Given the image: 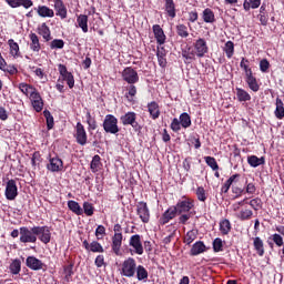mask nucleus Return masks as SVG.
Wrapping results in <instances>:
<instances>
[{"label":"nucleus","instance_id":"f704fd0d","mask_svg":"<svg viewBox=\"0 0 284 284\" xmlns=\"http://www.w3.org/2000/svg\"><path fill=\"white\" fill-rule=\"evenodd\" d=\"M246 83L250 88V90H252L253 92H258V82H256V78H254V75L252 73H248L246 75Z\"/></svg>","mask_w":284,"mask_h":284},{"label":"nucleus","instance_id":"a211bd4d","mask_svg":"<svg viewBox=\"0 0 284 284\" xmlns=\"http://www.w3.org/2000/svg\"><path fill=\"white\" fill-rule=\"evenodd\" d=\"M53 3L57 17L61 19H67L68 8H65V3H63V0H53Z\"/></svg>","mask_w":284,"mask_h":284},{"label":"nucleus","instance_id":"6e6552de","mask_svg":"<svg viewBox=\"0 0 284 284\" xmlns=\"http://www.w3.org/2000/svg\"><path fill=\"white\" fill-rule=\"evenodd\" d=\"M4 196L8 201H14V199H17V196H19V189L17 187V181L9 180L7 182Z\"/></svg>","mask_w":284,"mask_h":284},{"label":"nucleus","instance_id":"0e129e2a","mask_svg":"<svg viewBox=\"0 0 284 284\" xmlns=\"http://www.w3.org/2000/svg\"><path fill=\"white\" fill-rule=\"evenodd\" d=\"M87 124H88V131L89 132H92V131L97 130V128H99V124L97 123V119L95 118H93L92 120L88 121Z\"/></svg>","mask_w":284,"mask_h":284},{"label":"nucleus","instance_id":"4d7b16f0","mask_svg":"<svg viewBox=\"0 0 284 284\" xmlns=\"http://www.w3.org/2000/svg\"><path fill=\"white\" fill-rule=\"evenodd\" d=\"M2 72H8V74L14 75L19 74V69L14 67V64L6 65L4 69H2Z\"/></svg>","mask_w":284,"mask_h":284},{"label":"nucleus","instance_id":"f8f14e48","mask_svg":"<svg viewBox=\"0 0 284 284\" xmlns=\"http://www.w3.org/2000/svg\"><path fill=\"white\" fill-rule=\"evenodd\" d=\"M130 247L133 248L134 254L142 256L143 254V242H141V235H132L129 240Z\"/></svg>","mask_w":284,"mask_h":284},{"label":"nucleus","instance_id":"603ef678","mask_svg":"<svg viewBox=\"0 0 284 284\" xmlns=\"http://www.w3.org/2000/svg\"><path fill=\"white\" fill-rule=\"evenodd\" d=\"M39 163H41V153L39 151H36L31 158V164L33 170H37V165H39Z\"/></svg>","mask_w":284,"mask_h":284},{"label":"nucleus","instance_id":"aec40b11","mask_svg":"<svg viewBox=\"0 0 284 284\" xmlns=\"http://www.w3.org/2000/svg\"><path fill=\"white\" fill-rule=\"evenodd\" d=\"M195 54L199 57V59L205 57L207 54V42H205L204 39H199L195 42Z\"/></svg>","mask_w":284,"mask_h":284},{"label":"nucleus","instance_id":"338daca9","mask_svg":"<svg viewBox=\"0 0 284 284\" xmlns=\"http://www.w3.org/2000/svg\"><path fill=\"white\" fill-rule=\"evenodd\" d=\"M273 242L275 243V245H277V247H283V236H281L280 234H273Z\"/></svg>","mask_w":284,"mask_h":284},{"label":"nucleus","instance_id":"680f3d73","mask_svg":"<svg viewBox=\"0 0 284 284\" xmlns=\"http://www.w3.org/2000/svg\"><path fill=\"white\" fill-rule=\"evenodd\" d=\"M95 236L98 239V241H101L100 236H105V226L103 225H98V227L95 229Z\"/></svg>","mask_w":284,"mask_h":284},{"label":"nucleus","instance_id":"7ed1b4c3","mask_svg":"<svg viewBox=\"0 0 284 284\" xmlns=\"http://www.w3.org/2000/svg\"><path fill=\"white\" fill-rule=\"evenodd\" d=\"M120 122L124 126L131 125L134 132H141V130H143V126H141V124H139V122L136 121V113L134 111H129L125 114L121 115Z\"/></svg>","mask_w":284,"mask_h":284},{"label":"nucleus","instance_id":"473e14b6","mask_svg":"<svg viewBox=\"0 0 284 284\" xmlns=\"http://www.w3.org/2000/svg\"><path fill=\"white\" fill-rule=\"evenodd\" d=\"M247 163L251 168H258V165H265V158H258L256 155H251L247 158Z\"/></svg>","mask_w":284,"mask_h":284},{"label":"nucleus","instance_id":"72a5a7b5","mask_svg":"<svg viewBox=\"0 0 284 284\" xmlns=\"http://www.w3.org/2000/svg\"><path fill=\"white\" fill-rule=\"evenodd\" d=\"M205 252V244L201 241L193 244L191 248V256H199V254H203Z\"/></svg>","mask_w":284,"mask_h":284},{"label":"nucleus","instance_id":"f257e3e1","mask_svg":"<svg viewBox=\"0 0 284 284\" xmlns=\"http://www.w3.org/2000/svg\"><path fill=\"white\" fill-rule=\"evenodd\" d=\"M102 126L106 134H119V132H121V129L119 128V119L112 114L105 115Z\"/></svg>","mask_w":284,"mask_h":284},{"label":"nucleus","instance_id":"7c9ffc66","mask_svg":"<svg viewBox=\"0 0 284 284\" xmlns=\"http://www.w3.org/2000/svg\"><path fill=\"white\" fill-rule=\"evenodd\" d=\"M68 207L77 216H83V209L79 204V202L70 200L68 201Z\"/></svg>","mask_w":284,"mask_h":284},{"label":"nucleus","instance_id":"cd10ccee","mask_svg":"<svg viewBox=\"0 0 284 284\" xmlns=\"http://www.w3.org/2000/svg\"><path fill=\"white\" fill-rule=\"evenodd\" d=\"M135 274H136L138 281H142V283H148L150 273H148V268H145V266L138 265L135 268Z\"/></svg>","mask_w":284,"mask_h":284},{"label":"nucleus","instance_id":"4be33fe9","mask_svg":"<svg viewBox=\"0 0 284 284\" xmlns=\"http://www.w3.org/2000/svg\"><path fill=\"white\" fill-rule=\"evenodd\" d=\"M34 10H37V13L39 17H42V19H52V17H54V10L50 9L48 6H38Z\"/></svg>","mask_w":284,"mask_h":284},{"label":"nucleus","instance_id":"2eb2a0df","mask_svg":"<svg viewBox=\"0 0 284 284\" xmlns=\"http://www.w3.org/2000/svg\"><path fill=\"white\" fill-rule=\"evenodd\" d=\"M37 232L39 241H41V243H44V245H48V243H50V241L52 240V233L50 232V227L37 226Z\"/></svg>","mask_w":284,"mask_h":284},{"label":"nucleus","instance_id":"de8ad7c7","mask_svg":"<svg viewBox=\"0 0 284 284\" xmlns=\"http://www.w3.org/2000/svg\"><path fill=\"white\" fill-rule=\"evenodd\" d=\"M224 52L227 59H232L234 57V42L227 41L224 45Z\"/></svg>","mask_w":284,"mask_h":284},{"label":"nucleus","instance_id":"b1692460","mask_svg":"<svg viewBox=\"0 0 284 284\" xmlns=\"http://www.w3.org/2000/svg\"><path fill=\"white\" fill-rule=\"evenodd\" d=\"M29 39H30V50L32 52H41V42L39 41V36H37V33L31 32L29 34Z\"/></svg>","mask_w":284,"mask_h":284},{"label":"nucleus","instance_id":"9b49d317","mask_svg":"<svg viewBox=\"0 0 284 284\" xmlns=\"http://www.w3.org/2000/svg\"><path fill=\"white\" fill-rule=\"evenodd\" d=\"M179 204L175 206L169 207L160 217L159 223L160 225H168L169 221H172V219H176V214H179Z\"/></svg>","mask_w":284,"mask_h":284},{"label":"nucleus","instance_id":"5701e85b","mask_svg":"<svg viewBox=\"0 0 284 284\" xmlns=\"http://www.w3.org/2000/svg\"><path fill=\"white\" fill-rule=\"evenodd\" d=\"M38 34L47 42L52 41V31H50V27L45 22L38 28Z\"/></svg>","mask_w":284,"mask_h":284},{"label":"nucleus","instance_id":"2f4dec72","mask_svg":"<svg viewBox=\"0 0 284 284\" xmlns=\"http://www.w3.org/2000/svg\"><path fill=\"white\" fill-rule=\"evenodd\" d=\"M148 110L151 115V119L156 120L159 116H161V111L159 110V103L151 102L148 104Z\"/></svg>","mask_w":284,"mask_h":284},{"label":"nucleus","instance_id":"c756f323","mask_svg":"<svg viewBox=\"0 0 284 284\" xmlns=\"http://www.w3.org/2000/svg\"><path fill=\"white\" fill-rule=\"evenodd\" d=\"M101 168H103V163H101V156L97 154L92 158V161L90 163V170L93 174H97V172H99Z\"/></svg>","mask_w":284,"mask_h":284},{"label":"nucleus","instance_id":"a878e982","mask_svg":"<svg viewBox=\"0 0 284 284\" xmlns=\"http://www.w3.org/2000/svg\"><path fill=\"white\" fill-rule=\"evenodd\" d=\"M153 33H154V37L156 39V43H159V45H163V43H165V32L163 31L161 26L154 24L153 26Z\"/></svg>","mask_w":284,"mask_h":284},{"label":"nucleus","instance_id":"6ab92c4d","mask_svg":"<svg viewBox=\"0 0 284 284\" xmlns=\"http://www.w3.org/2000/svg\"><path fill=\"white\" fill-rule=\"evenodd\" d=\"M179 37L181 38L179 43H181V45L183 43H192V34H190V31L187 30V27L181 24L179 27Z\"/></svg>","mask_w":284,"mask_h":284},{"label":"nucleus","instance_id":"864d4df0","mask_svg":"<svg viewBox=\"0 0 284 284\" xmlns=\"http://www.w3.org/2000/svg\"><path fill=\"white\" fill-rule=\"evenodd\" d=\"M247 63H250V60H247L245 58H242V61L240 63V68L244 69L246 77L248 74H252V69L250 68V65H247Z\"/></svg>","mask_w":284,"mask_h":284},{"label":"nucleus","instance_id":"8fccbe9b","mask_svg":"<svg viewBox=\"0 0 284 284\" xmlns=\"http://www.w3.org/2000/svg\"><path fill=\"white\" fill-rule=\"evenodd\" d=\"M220 230L222 234H230V230H232V225L230 224L229 220H223L220 223Z\"/></svg>","mask_w":284,"mask_h":284},{"label":"nucleus","instance_id":"5fc2aeb1","mask_svg":"<svg viewBox=\"0 0 284 284\" xmlns=\"http://www.w3.org/2000/svg\"><path fill=\"white\" fill-rule=\"evenodd\" d=\"M205 161H206V165H209V168H211L213 170H219V163H216V159H214L212 156H206Z\"/></svg>","mask_w":284,"mask_h":284},{"label":"nucleus","instance_id":"ea45409f","mask_svg":"<svg viewBox=\"0 0 284 284\" xmlns=\"http://www.w3.org/2000/svg\"><path fill=\"white\" fill-rule=\"evenodd\" d=\"M10 273L17 275L21 272V260L16 258L9 266Z\"/></svg>","mask_w":284,"mask_h":284},{"label":"nucleus","instance_id":"412c9836","mask_svg":"<svg viewBox=\"0 0 284 284\" xmlns=\"http://www.w3.org/2000/svg\"><path fill=\"white\" fill-rule=\"evenodd\" d=\"M68 265L63 266V274L65 283L72 282V277L74 276V262L68 261Z\"/></svg>","mask_w":284,"mask_h":284},{"label":"nucleus","instance_id":"a19ab883","mask_svg":"<svg viewBox=\"0 0 284 284\" xmlns=\"http://www.w3.org/2000/svg\"><path fill=\"white\" fill-rule=\"evenodd\" d=\"M136 97V85L130 84L128 87V92L125 93V99H128L129 103L134 102V98Z\"/></svg>","mask_w":284,"mask_h":284},{"label":"nucleus","instance_id":"c9c22d12","mask_svg":"<svg viewBox=\"0 0 284 284\" xmlns=\"http://www.w3.org/2000/svg\"><path fill=\"white\" fill-rule=\"evenodd\" d=\"M179 125H181L184 129L190 128L192 125V118L187 113H182L179 116Z\"/></svg>","mask_w":284,"mask_h":284},{"label":"nucleus","instance_id":"6e6d98bb","mask_svg":"<svg viewBox=\"0 0 284 284\" xmlns=\"http://www.w3.org/2000/svg\"><path fill=\"white\" fill-rule=\"evenodd\" d=\"M252 214H254L252 210H244L240 212L239 219H241V221H247L248 219H252Z\"/></svg>","mask_w":284,"mask_h":284},{"label":"nucleus","instance_id":"bb28decb","mask_svg":"<svg viewBox=\"0 0 284 284\" xmlns=\"http://www.w3.org/2000/svg\"><path fill=\"white\" fill-rule=\"evenodd\" d=\"M8 45L11 57H13V59H19V57H21V49L19 48V43H17L14 39H9Z\"/></svg>","mask_w":284,"mask_h":284},{"label":"nucleus","instance_id":"49530a36","mask_svg":"<svg viewBox=\"0 0 284 284\" xmlns=\"http://www.w3.org/2000/svg\"><path fill=\"white\" fill-rule=\"evenodd\" d=\"M65 47V41L62 39H54L50 42L51 50H63Z\"/></svg>","mask_w":284,"mask_h":284},{"label":"nucleus","instance_id":"4c0bfd02","mask_svg":"<svg viewBox=\"0 0 284 284\" xmlns=\"http://www.w3.org/2000/svg\"><path fill=\"white\" fill-rule=\"evenodd\" d=\"M19 90L24 94L26 97H30L34 90H37L31 84H28L26 82H22L19 84Z\"/></svg>","mask_w":284,"mask_h":284},{"label":"nucleus","instance_id":"0eeeda50","mask_svg":"<svg viewBox=\"0 0 284 284\" xmlns=\"http://www.w3.org/2000/svg\"><path fill=\"white\" fill-rule=\"evenodd\" d=\"M122 79L129 83V85H134V83H139V72L131 67H126L122 71Z\"/></svg>","mask_w":284,"mask_h":284},{"label":"nucleus","instance_id":"9d476101","mask_svg":"<svg viewBox=\"0 0 284 284\" xmlns=\"http://www.w3.org/2000/svg\"><path fill=\"white\" fill-rule=\"evenodd\" d=\"M58 70L63 81H67V85L72 90V88H74V75L72 72L68 71V67H65V64H59Z\"/></svg>","mask_w":284,"mask_h":284},{"label":"nucleus","instance_id":"1a4fd4ad","mask_svg":"<svg viewBox=\"0 0 284 284\" xmlns=\"http://www.w3.org/2000/svg\"><path fill=\"white\" fill-rule=\"evenodd\" d=\"M26 265L29 267V270H33V272H39V270H43L45 272L48 270V265L42 263V261L36 256H28Z\"/></svg>","mask_w":284,"mask_h":284},{"label":"nucleus","instance_id":"393cba45","mask_svg":"<svg viewBox=\"0 0 284 284\" xmlns=\"http://www.w3.org/2000/svg\"><path fill=\"white\" fill-rule=\"evenodd\" d=\"M164 11L170 19H174L176 17V4H174V0H164Z\"/></svg>","mask_w":284,"mask_h":284},{"label":"nucleus","instance_id":"dca6fc26","mask_svg":"<svg viewBox=\"0 0 284 284\" xmlns=\"http://www.w3.org/2000/svg\"><path fill=\"white\" fill-rule=\"evenodd\" d=\"M192 43H182L181 48H182V57L185 61V63H192V60L194 59L195 54L194 53V49H192Z\"/></svg>","mask_w":284,"mask_h":284},{"label":"nucleus","instance_id":"423d86ee","mask_svg":"<svg viewBox=\"0 0 284 284\" xmlns=\"http://www.w3.org/2000/svg\"><path fill=\"white\" fill-rule=\"evenodd\" d=\"M74 139L78 145H87L88 143V132L85 131V126L81 122H78L75 125Z\"/></svg>","mask_w":284,"mask_h":284},{"label":"nucleus","instance_id":"ddd939ff","mask_svg":"<svg viewBox=\"0 0 284 284\" xmlns=\"http://www.w3.org/2000/svg\"><path fill=\"white\" fill-rule=\"evenodd\" d=\"M82 246L84 247V250H87V252H93L94 254H103V252H105L103 245H101V243H99L98 241H92L91 243H89L88 240H84L82 242Z\"/></svg>","mask_w":284,"mask_h":284},{"label":"nucleus","instance_id":"58836bf2","mask_svg":"<svg viewBox=\"0 0 284 284\" xmlns=\"http://www.w3.org/2000/svg\"><path fill=\"white\" fill-rule=\"evenodd\" d=\"M253 245L258 256H263L265 254V248L263 246V240L261 237H254Z\"/></svg>","mask_w":284,"mask_h":284},{"label":"nucleus","instance_id":"f3484780","mask_svg":"<svg viewBox=\"0 0 284 284\" xmlns=\"http://www.w3.org/2000/svg\"><path fill=\"white\" fill-rule=\"evenodd\" d=\"M121 245H123V233H114L111 247L116 256L121 253Z\"/></svg>","mask_w":284,"mask_h":284},{"label":"nucleus","instance_id":"37998d69","mask_svg":"<svg viewBox=\"0 0 284 284\" xmlns=\"http://www.w3.org/2000/svg\"><path fill=\"white\" fill-rule=\"evenodd\" d=\"M43 116L47 121V129L52 130V128H54V116H52V113L48 110L43 111Z\"/></svg>","mask_w":284,"mask_h":284},{"label":"nucleus","instance_id":"e2e57ef3","mask_svg":"<svg viewBox=\"0 0 284 284\" xmlns=\"http://www.w3.org/2000/svg\"><path fill=\"white\" fill-rule=\"evenodd\" d=\"M260 70L261 72H267V70H270V61H267V59L260 61Z\"/></svg>","mask_w":284,"mask_h":284},{"label":"nucleus","instance_id":"4468645a","mask_svg":"<svg viewBox=\"0 0 284 284\" xmlns=\"http://www.w3.org/2000/svg\"><path fill=\"white\" fill-rule=\"evenodd\" d=\"M47 170H49V172H62L63 160H61L58 155L50 158L49 163L47 164Z\"/></svg>","mask_w":284,"mask_h":284},{"label":"nucleus","instance_id":"3c124183","mask_svg":"<svg viewBox=\"0 0 284 284\" xmlns=\"http://www.w3.org/2000/svg\"><path fill=\"white\" fill-rule=\"evenodd\" d=\"M196 240V231L192 230V231H189L186 233V235L184 236V243L186 245H190L192 242H194Z\"/></svg>","mask_w":284,"mask_h":284},{"label":"nucleus","instance_id":"f03ea898","mask_svg":"<svg viewBox=\"0 0 284 284\" xmlns=\"http://www.w3.org/2000/svg\"><path fill=\"white\" fill-rule=\"evenodd\" d=\"M39 231L37 226L29 229L28 226L20 227V243H37Z\"/></svg>","mask_w":284,"mask_h":284},{"label":"nucleus","instance_id":"39448f33","mask_svg":"<svg viewBox=\"0 0 284 284\" xmlns=\"http://www.w3.org/2000/svg\"><path fill=\"white\" fill-rule=\"evenodd\" d=\"M136 214L142 223H150V207H148V202H138Z\"/></svg>","mask_w":284,"mask_h":284},{"label":"nucleus","instance_id":"c03bdc74","mask_svg":"<svg viewBox=\"0 0 284 284\" xmlns=\"http://www.w3.org/2000/svg\"><path fill=\"white\" fill-rule=\"evenodd\" d=\"M203 21L205 23H214V11L207 8L203 11Z\"/></svg>","mask_w":284,"mask_h":284},{"label":"nucleus","instance_id":"09e8293b","mask_svg":"<svg viewBox=\"0 0 284 284\" xmlns=\"http://www.w3.org/2000/svg\"><path fill=\"white\" fill-rule=\"evenodd\" d=\"M236 97L239 101H250V99H252V97L250 95V93H247V91L239 88L236 89Z\"/></svg>","mask_w":284,"mask_h":284},{"label":"nucleus","instance_id":"a18cd8bd","mask_svg":"<svg viewBox=\"0 0 284 284\" xmlns=\"http://www.w3.org/2000/svg\"><path fill=\"white\" fill-rule=\"evenodd\" d=\"M82 212L85 216H93L94 215V205L90 202H84L82 205Z\"/></svg>","mask_w":284,"mask_h":284},{"label":"nucleus","instance_id":"79ce46f5","mask_svg":"<svg viewBox=\"0 0 284 284\" xmlns=\"http://www.w3.org/2000/svg\"><path fill=\"white\" fill-rule=\"evenodd\" d=\"M275 116L276 119H283L284 116L283 100L281 98L276 99Z\"/></svg>","mask_w":284,"mask_h":284},{"label":"nucleus","instance_id":"13d9d810","mask_svg":"<svg viewBox=\"0 0 284 284\" xmlns=\"http://www.w3.org/2000/svg\"><path fill=\"white\" fill-rule=\"evenodd\" d=\"M31 105L36 112H41L43 110V98L31 102Z\"/></svg>","mask_w":284,"mask_h":284},{"label":"nucleus","instance_id":"bf43d9fd","mask_svg":"<svg viewBox=\"0 0 284 284\" xmlns=\"http://www.w3.org/2000/svg\"><path fill=\"white\" fill-rule=\"evenodd\" d=\"M213 250L214 252H222L223 251V240L221 239H215L213 241Z\"/></svg>","mask_w":284,"mask_h":284},{"label":"nucleus","instance_id":"20e7f679","mask_svg":"<svg viewBox=\"0 0 284 284\" xmlns=\"http://www.w3.org/2000/svg\"><path fill=\"white\" fill-rule=\"evenodd\" d=\"M136 260L134 257H128L122 263L121 274L122 276H126V278H132L134 274H136Z\"/></svg>","mask_w":284,"mask_h":284},{"label":"nucleus","instance_id":"69168bd1","mask_svg":"<svg viewBox=\"0 0 284 284\" xmlns=\"http://www.w3.org/2000/svg\"><path fill=\"white\" fill-rule=\"evenodd\" d=\"M94 265H95L97 267H103V265H105V256H103V255H98V256L95 257Z\"/></svg>","mask_w":284,"mask_h":284},{"label":"nucleus","instance_id":"774afa93","mask_svg":"<svg viewBox=\"0 0 284 284\" xmlns=\"http://www.w3.org/2000/svg\"><path fill=\"white\" fill-rule=\"evenodd\" d=\"M41 93H39V91H37V89L34 91L31 92L30 94V101L31 103L34 101H41Z\"/></svg>","mask_w":284,"mask_h":284},{"label":"nucleus","instance_id":"e433bc0d","mask_svg":"<svg viewBox=\"0 0 284 284\" xmlns=\"http://www.w3.org/2000/svg\"><path fill=\"white\" fill-rule=\"evenodd\" d=\"M78 28H81L82 32H88V16L87 14H80L77 18Z\"/></svg>","mask_w":284,"mask_h":284},{"label":"nucleus","instance_id":"c85d7f7f","mask_svg":"<svg viewBox=\"0 0 284 284\" xmlns=\"http://www.w3.org/2000/svg\"><path fill=\"white\" fill-rule=\"evenodd\" d=\"M192 207H194L192 200L187 197H182V200L179 203V213L181 214L182 212H190Z\"/></svg>","mask_w":284,"mask_h":284},{"label":"nucleus","instance_id":"052dcab7","mask_svg":"<svg viewBox=\"0 0 284 284\" xmlns=\"http://www.w3.org/2000/svg\"><path fill=\"white\" fill-rule=\"evenodd\" d=\"M196 196L199 201H202V202H205L207 200V196H205V189H203V186L197 187Z\"/></svg>","mask_w":284,"mask_h":284}]
</instances>
